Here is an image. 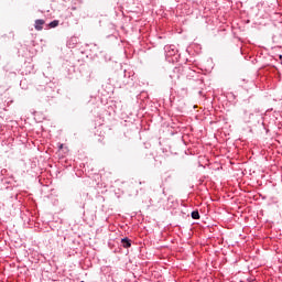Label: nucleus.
<instances>
[{"label": "nucleus", "mask_w": 282, "mask_h": 282, "mask_svg": "<svg viewBox=\"0 0 282 282\" xmlns=\"http://www.w3.org/2000/svg\"><path fill=\"white\" fill-rule=\"evenodd\" d=\"M165 54H166L167 58L173 57L172 61H177L178 51L175 45L165 46Z\"/></svg>", "instance_id": "obj_1"}, {"label": "nucleus", "mask_w": 282, "mask_h": 282, "mask_svg": "<svg viewBox=\"0 0 282 282\" xmlns=\"http://www.w3.org/2000/svg\"><path fill=\"white\" fill-rule=\"evenodd\" d=\"M123 78H126V80H124L126 85L133 83V73L124 70Z\"/></svg>", "instance_id": "obj_2"}, {"label": "nucleus", "mask_w": 282, "mask_h": 282, "mask_svg": "<svg viewBox=\"0 0 282 282\" xmlns=\"http://www.w3.org/2000/svg\"><path fill=\"white\" fill-rule=\"evenodd\" d=\"M43 25H45V20H42V19L35 20L34 28L35 30H37V32H41V30H43Z\"/></svg>", "instance_id": "obj_3"}, {"label": "nucleus", "mask_w": 282, "mask_h": 282, "mask_svg": "<svg viewBox=\"0 0 282 282\" xmlns=\"http://www.w3.org/2000/svg\"><path fill=\"white\" fill-rule=\"evenodd\" d=\"M122 248H131V239L128 237L121 239Z\"/></svg>", "instance_id": "obj_4"}, {"label": "nucleus", "mask_w": 282, "mask_h": 282, "mask_svg": "<svg viewBox=\"0 0 282 282\" xmlns=\"http://www.w3.org/2000/svg\"><path fill=\"white\" fill-rule=\"evenodd\" d=\"M173 72L176 74V75H171L173 78H180V74H182V72H183V68H182V66H176V67H174V69H173Z\"/></svg>", "instance_id": "obj_5"}, {"label": "nucleus", "mask_w": 282, "mask_h": 282, "mask_svg": "<svg viewBox=\"0 0 282 282\" xmlns=\"http://www.w3.org/2000/svg\"><path fill=\"white\" fill-rule=\"evenodd\" d=\"M192 219H199V212L198 210H193L191 214Z\"/></svg>", "instance_id": "obj_6"}, {"label": "nucleus", "mask_w": 282, "mask_h": 282, "mask_svg": "<svg viewBox=\"0 0 282 282\" xmlns=\"http://www.w3.org/2000/svg\"><path fill=\"white\" fill-rule=\"evenodd\" d=\"M50 28H58V20H54L50 23Z\"/></svg>", "instance_id": "obj_7"}]
</instances>
